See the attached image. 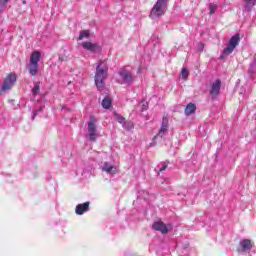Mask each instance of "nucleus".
Returning <instances> with one entry per match:
<instances>
[{
	"mask_svg": "<svg viewBox=\"0 0 256 256\" xmlns=\"http://www.w3.org/2000/svg\"><path fill=\"white\" fill-rule=\"evenodd\" d=\"M15 83H17V75L13 73L8 74L1 86L0 93L3 94V93H7V91H11Z\"/></svg>",
	"mask_w": 256,
	"mask_h": 256,
	"instance_id": "nucleus-3",
	"label": "nucleus"
},
{
	"mask_svg": "<svg viewBox=\"0 0 256 256\" xmlns=\"http://www.w3.org/2000/svg\"><path fill=\"white\" fill-rule=\"evenodd\" d=\"M181 76H182V79L186 80L187 77H189V72L187 71L186 68H183L182 71H181Z\"/></svg>",
	"mask_w": 256,
	"mask_h": 256,
	"instance_id": "nucleus-24",
	"label": "nucleus"
},
{
	"mask_svg": "<svg viewBox=\"0 0 256 256\" xmlns=\"http://www.w3.org/2000/svg\"><path fill=\"white\" fill-rule=\"evenodd\" d=\"M240 247L238 248V251L245 252V251H251L253 248V245L251 244V240L244 239L240 241Z\"/></svg>",
	"mask_w": 256,
	"mask_h": 256,
	"instance_id": "nucleus-13",
	"label": "nucleus"
},
{
	"mask_svg": "<svg viewBox=\"0 0 256 256\" xmlns=\"http://www.w3.org/2000/svg\"><path fill=\"white\" fill-rule=\"evenodd\" d=\"M109 67H107V62L100 61L97 63L95 72V85L99 91H103L105 88V79H107V72Z\"/></svg>",
	"mask_w": 256,
	"mask_h": 256,
	"instance_id": "nucleus-1",
	"label": "nucleus"
},
{
	"mask_svg": "<svg viewBox=\"0 0 256 256\" xmlns=\"http://www.w3.org/2000/svg\"><path fill=\"white\" fill-rule=\"evenodd\" d=\"M209 93L212 99H215V97H217L219 93H221V80L216 79L214 82L210 84Z\"/></svg>",
	"mask_w": 256,
	"mask_h": 256,
	"instance_id": "nucleus-10",
	"label": "nucleus"
},
{
	"mask_svg": "<svg viewBox=\"0 0 256 256\" xmlns=\"http://www.w3.org/2000/svg\"><path fill=\"white\" fill-rule=\"evenodd\" d=\"M38 113H39V111H35V112H34L33 119H35V117H37Z\"/></svg>",
	"mask_w": 256,
	"mask_h": 256,
	"instance_id": "nucleus-29",
	"label": "nucleus"
},
{
	"mask_svg": "<svg viewBox=\"0 0 256 256\" xmlns=\"http://www.w3.org/2000/svg\"><path fill=\"white\" fill-rule=\"evenodd\" d=\"M87 137L89 141H97L99 137V132L97 131V120L95 118H90L88 121V128H87Z\"/></svg>",
	"mask_w": 256,
	"mask_h": 256,
	"instance_id": "nucleus-4",
	"label": "nucleus"
},
{
	"mask_svg": "<svg viewBox=\"0 0 256 256\" xmlns=\"http://www.w3.org/2000/svg\"><path fill=\"white\" fill-rule=\"evenodd\" d=\"M39 61H41V52H32L30 56V64L28 65V70L32 77H35V75L39 73Z\"/></svg>",
	"mask_w": 256,
	"mask_h": 256,
	"instance_id": "nucleus-2",
	"label": "nucleus"
},
{
	"mask_svg": "<svg viewBox=\"0 0 256 256\" xmlns=\"http://www.w3.org/2000/svg\"><path fill=\"white\" fill-rule=\"evenodd\" d=\"M209 9H210V15H213V13H215V11H217V5L209 4Z\"/></svg>",
	"mask_w": 256,
	"mask_h": 256,
	"instance_id": "nucleus-25",
	"label": "nucleus"
},
{
	"mask_svg": "<svg viewBox=\"0 0 256 256\" xmlns=\"http://www.w3.org/2000/svg\"><path fill=\"white\" fill-rule=\"evenodd\" d=\"M255 3V0H247L244 6V11H251V9H253V7L255 6Z\"/></svg>",
	"mask_w": 256,
	"mask_h": 256,
	"instance_id": "nucleus-17",
	"label": "nucleus"
},
{
	"mask_svg": "<svg viewBox=\"0 0 256 256\" xmlns=\"http://www.w3.org/2000/svg\"><path fill=\"white\" fill-rule=\"evenodd\" d=\"M114 119L116 121H118V123H120L121 125H123V123H125V118L123 116H121V114L115 112L114 113Z\"/></svg>",
	"mask_w": 256,
	"mask_h": 256,
	"instance_id": "nucleus-20",
	"label": "nucleus"
},
{
	"mask_svg": "<svg viewBox=\"0 0 256 256\" xmlns=\"http://www.w3.org/2000/svg\"><path fill=\"white\" fill-rule=\"evenodd\" d=\"M87 211H89V202L78 204L75 213L76 215H83V213H87Z\"/></svg>",
	"mask_w": 256,
	"mask_h": 256,
	"instance_id": "nucleus-14",
	"label": "nucleus"
},
{
	"mask_svg": "<svg viewBox=\"0 0 256 256\" xmlns=\"http://www.w3.org/2000/svg\"><path fill=\"white\" fill-rule=\"evenodd\" d=\"M139 195L142 197V199H149V192L147 190H141Z\"/></svg>",
	"mask_w": 256,
	"mask_h": 256,
	"instance_id": "nucleus-23",
	"label": "nucleus"
},
{
	"mask_svg": "<svg viewBox=\"0 0 256 256\" xmlns=\"http://www.w3.org/2000/svg\"><path fill=\"white\" fill-rule=\"evenodd\" d=\"M23 4L25 5V1H23Z\"/></svg>",
	"mask_w": 256,
	"mask_h": 256,
	"instance_id": "nucleus-30",
	"label": "nucleus"
},
{
	"mask_svg": "<svg viewBox=\"0 0 256 256\" xmlns=\"http://www.w3.org/2000/svg\"><path fill=\"white\" fill-rule=\"evenodd\" d=\"M122 125H123L124 129H127L128 131H131V129H133V127H135L132 122L124 121V123Z\"/></svg>",
	"mask_w": 256,
	"mask_h": 256,
	"instance_id": "nucleus-22",
	"label": "nucleus"
},
{
	"mask_svg": "<svg viewBox=\"0 0 256 256\" xmlns=\"http://www.w3.org/2000/svg\"><path fill=\"white\" fill-rule=\"evenodd\" d=\"M118 83L131 85L133 81H135V78L133 77V74L131 72L127 71L126 69H122L118 72Z\"/></svg>",
	"mask_w": 256,
	"mask_h": 256,
	"instance_id": "nucleus-5",
	"label": "nucleus"
},
{
	"mask_svg": "<svg viewBox=\"0 0 256 256\" xmlns=\"http://www.w3.org/2000/svg\"><path fill=\"white\" fill-rule=\"evenodd\" d=\"M237 45H239V34H236L231 37L227 47L223 51V54L220 55V59H223L225 55H231V53L235 51V47H237Z\"/></svg>",
	"mask_w": 256,
	"mask_h": 256,
	"instance_id": "nucleus-7",
	"label": "nucleus"
},
{
	"mask_svg": "<svg viewBox=\"0 0 256 256\" xmlns=\"http://www.w3.org/2000/svg\"><path fill=\"white\" fill-rule=\"evenodd\" d=\"M196 109H197V106H195V104L189 103L186 106L184 113L187 117H189V115H193V113H195Z\"/></svg>",
	"mask_w": 256,
	"mask_h": 256,
	"instance_id": "nucleus-15",
	"label": "nucleus"
},
{
	"mask_svg": "<svg viewBox=\"0 0 256 256\" xmlns=\"http://www.w3.org/2000/svg\"><path fill=\"white\" fill-rule=\"evenodd\" d=\"M254 2H256V0H254Z\"/></svg>",
	"mask_w": 256,
	"mask_h": 256,
	"instance_id": "nucleus-31",
	"label": "nucleus"
},
{
	"mask_svg": "<svg viewBox=\"0 0 256 256\" xmlns=\"http://www.w3.org/2000/svg\"><path fill=\"white\" fill-rule=\"evenodd\" d=\"M140 105L142 106V111H147V107H149V105L146 101L140 102Z\"/></svg>",
	"mask_w": 256,
	"mask_h": 256,
	"instance_id": "nucleus-26",
	"label": "nucleus"
},
{
	"mask_svg": "<svg viewBox=\"0 0 256 256\" xmlns=\"http://www.w3.org/2000/svg\"><path fill=\"white\" fill-rule=\"evenodd\" d=\"M167 7L166 0H158L151 11V17H161L165 15V9Z\"/></svg>",
	"mask_w": 256,
	"mask_h": 256,
	"instance_id": "nucleus-6",
	"label": "nucleus"
},
{
	"mask_svg": "<svg viewBox=\"0 0 256 256\" xmlns=\"http://www.w3.org/2000/svg\"><path fill=\"white\" fill-rule=\"evenodd\" d=\"M39 91H40V85H39V82H36L32 89V95H34V96L39 95Z\"/></svg>",
	"mask_w": 256,
	"mask_h": 256,
	"instance_id": "nucleus-21",
	"label": "nucleus"
},
{
	"mask_svg": "<svg viewBox=\"0 0 256 256\" xmlns=\"http://www.w3.org/2000/svg\"><path fill=\"white\" fill-rule=\"evenodd\" d=\"M169 131V119L163 118L160 130L158 132V137H165Z\"/></svg>",
	"mask_w": 256,
	"mask_h": 256,
	"instance_id": "nucleus-12",
	"label": "nucleus"
},
{
	"mask_svg": "<svg viewBox=\"0 0 256 256\" xmlns=\"http://www.w3.org/2000/svg\"><path fill=\"white\" fill-rule=\"evenodd\" d=\"M165 169H167V164L162 163V164L160 165L159 171H165Z\"/></svg>",
	"mask_w": 256,
	"mask_h": 256,
	"instance_id": "nucleus-28",
	"label": "nucleus"
},
{
	"mask_svg": "<svg viewBox=\"0 0 256 256\" xmlns=\"http://www.w3.org/2000/svg\"><path fill=\"white\" fill-rule=\"evenodd\" d=\"M9 0H3V1H0V9H2L3 7H5V5L7 4Z\"/></svg>",
	"mask_w": 256,
	"mask_h": 256,
	"instance_id": "nucleus-27",
	"label": "nucleus"
},
{
	"mask_svg": "<svg viewBox=\"0 0 256 256\" xmlns=\"http://www.w3.org/2000/svg\"><path fill=\"white\" fill-rule=\"evenodd\" d=\"M111 98H109L108 96H106L103 100H102V107L103 109H109L111 107Z\"/></svg>",
	"mask_w": 256,
	"mask_h": 256,
	"instance_id": "nucleus-18",
	"label": "nucleus"
},
{
	"mask_svg": "<svg viewBox=\"0 0 256 256\" xmlns=\"http://www.w3.org/2000/svg\"><path fill=\"white\" fill-rule=\"evenodd\" d=\"M101 169L104 173H107V175H117V173H119V167L110 162H104Z\"/></svg>",
	"mask_w": 256,
	"mask_h": 256,
	"instance_id": "nucleus-9",
	"label": "nucleus"
},
{
	"mask_svg": "<svg viewBox=\"0 0 256 256\" xmlns=\"http://www.w3.org/2000/svg\"><path fill=\"white\" fill-rule=\"evenodd\" d=\"M91 38V32L89 30H81L78 41H83V39H90Z\"/></svg>",
	"mask_w": 256,
	"mask_h": 256,
	"instance_id": "nucleus-16",
	"label": "nucleus"
},
{
	"mask_svg": "<svg viewBox=\"0 0 256 256\" xmlns=\"http://www.w3.org/2000/svg\"><path fill=\"white\" fill-rule=\"evenodd\" d=\"M152 229H154V231H160V233H169V228H167V225H165V223L161 222V221H156L153 223L152 225Z\"/></svg>",
	"mask_w": 256,
	"mask_h": 256,
	"instance_id": "nucleus-11",
	"label": "nucleus"
},
{
	"mask_svg": "<svg viewBox=\"0 0 256 256\" xmlns=\"http://www.w3.org/2000/svg\"><path fill=\"white\" fill-rule=\"evenodd\" d=\"M81 47L90 53H99L101 51V45L90 41L82 42Z\"/></svg>",
	"mask_w": 256,
	"mask_h": 256,
	"instance_id": "nucleus-8",
	"label": "nucleus"
},
{
	"mask_svg": "<svg viewBox=\"0 0 256 256\" xmlns=\"http://www.w3.org/2000/svg\"><path fill=\"white\" fill-rule=\"evenodd\" d=\"M248 71L251 75H255V73H256V56H255V59L253 60V62L250 64V68Z\"/></svg>",
	"mask_w": 256,
	"mask_h": 256,
	"instance_id": "nucleus-19",
	"label": "nucleus"
}]
</instances>
